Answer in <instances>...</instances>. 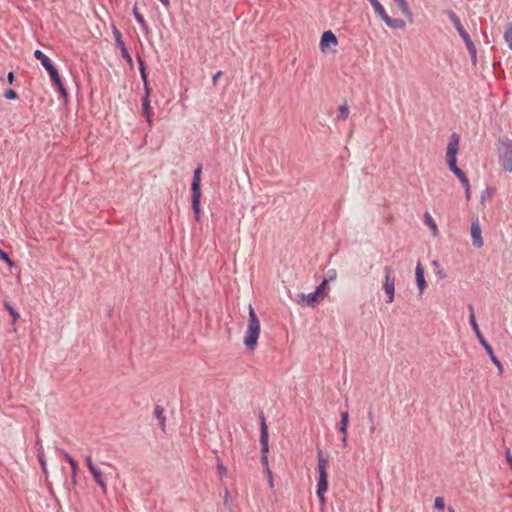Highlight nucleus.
Listing matches in <instances>:
<instances>
[{"mask_svg": "<svg viewBox=\"0 0 512 512\" xmlns=\"http://www.w3.org/2000/svg\"><path fill=\"white\" fill-rule=\"evenodd\" d=\"M482 346L485 349V351L487 352V354L489 355V357L494 354L493 349H492L491 345L488 342H484L482 344Z\"/></svg>", "mask_w": 512, "mask_h": 512, "instance_id": "nucleus-41", "label": "nucleus"}, {"mask_svg": "<svg viewBox=\"0 0 512 512\" xmlns=\"http://www.w3.org/2000/svg\"><path fill=\"white\" fill-rule=\"evenodd\" d=\"M328 279H324L320 285L317 286L316 288V292L318 293V295L321 297V299H323L327 294H328V291H329V286H328Z\"/></svg>", "mask_w": 512, "mask_h": 512, "instance_id": "nucleus-22", "label": "nucleus"}, {"mask_svg": "<svg viewBox=\"0 0 512 512\" xmlns=\"http://www.w3.org/2000/svg\"><path fill=\"white\" fill-rule=\"evenodd\" d=\"M113 35L115 38L116 45H117V47H119V49L122 48L123 46H125V44L122 40V34L115 26H113Z\"/></svg>", "mask_w": 512, "mask_h": 512, "instance_id": "nucleus-29", "label": "nucleus"}, {"mask_svg": "<svg viewBox=\"0 0 512 512\" xmlns=\"http://www.w3.org/2000/svg\"><path fill=\"white\" fill-rule=\"evenodd\" d=\"M120 51H121V55L122 57L128 62V63H132V57L130 56L126 46H123L122 48H120Z\"/></svg>", "mask_w": 512, "mask_h": 512, "instance_id": "nucleus-36", "label": "nucleus"}, {"mask_svg": "<svg viewBox=\"0 0 512 512\" xmlns=\"http://www.w3.org/2000/svg\"><path fill=\"white\" fill-rule=\"evenodd\" d=\"M45 69L47 70L50 78H51V81L54 83V85L57 87L59 93L64 97V98H67L68 96V93L66 91V89L64 88L63 86V83H62V80H61V77L57 71V69L55 68V66L51 63L50 65H48L47 67H45Z\"/></svg>", "mask_w": 512, "mask_h": 512, "instance_id": "nucleus-10", "label": "nucleus"}, {"mask_svg": "<svg viewBox=\"0 0 512 512\" xmlns=\"http://www.w3.org/2000/svg\"><path fill=\"white\" fill-rule=\"evenodd\" d=\"M349 115V108L346 104L339 107L338 119L346 120Z\"/></svg>", "mask_w": 512, "mask_h": 512, "instance_id": "nucleus-31", "label": "nucleus"}, {"mask_svg": "<svg viewBox=\"0 0 512 512\" xmlns=\"http://www.w3.org/2000/svg\"><path fill=\"white\" fill-rule=\"evenodd\" d=\"M139 64H140V73H141V78L143 80L144 83L147 82V75H146V72H145V68H144V63L141 59H139Z\"/></svg>", "mask_w": 512, "mask_h": 512, "instance_id": "nucleus-38", "label": "nucleus"}, {"mask_svg": "<svg viewBox=\"0 0 512 512\" xmlns=\"http://www.w3.org/2000/svg\"><path fill=\"white\" fill-rule=\"evenodd\" d=\"M491 197V193L488 189H486L482 195H481V201L484 202L486 201L487 199H489Z\"/></svg>", "mask_w": 512, "mask_h": 512, "instance_id": "nucleus-42", "label": "nucleus"}, {"mask_svg": "<svg viewBox=\"0 0 512 512\" xmlns=\"http://www.w3.org/2000/svg\"><path fill=\"white\" fill-rule=\"evenodd\" d=\"M469 309H470L469 322H470V324L472 326V329L475 332V334L478 335V334L481 333V331L479 329V326H478L476 318H475L474 309H473L472 306H469Z\"/></svg>", "mask_w": 512, "mask_h": 512, "instance_id": "nucleus-25", "label": "nucleus"}, {"mask_svg": "<svg viewBox=\"0 0 512 512\" xmlns=\"http://www.w3.org/2000/svg\"><path fill=\"white\" fill-rule=\"evenodd\" d=\"M85 462H86V465H87L88 470H91L92 468H94V467L96 466V465L93 463V460H92L91 455H86V456H85Z\"/></svg>", "mask_w": 512, "mask_h": 512, "instance_id": "nucleus-40", "label": "nucleus"}, {"mask_svg": "<svg viewBox=\"0 0 512 512\" xmlns=\"http://www.w3.org/2000/svg\"><path fill=\"white\" fill-rule=\"evenodd\" d=\"M7 80L9 82V84H13L14 83V80H15V76H14V73L13 72H9L8 75H7Z\"/></svg>", "mask_w": 512, "mask_h": 512, "instance_id": "nucleus-45", "label": "nucleus"}, {"mask_svg": "<svg viewBox=\"0 0 512 512\" xmlns=\"http://www.w3.org/2000/svg\"><path fill=\"white\" fill-rule=\"evenodd\" d=\"M4 307L11 315L13 324H15L19 320L20 314L8 302L4 303Z\"/></svg>", "mask_w": 512, "mask_h": 512, "instance_id": "nucleus-28", "label": "nucleus"}, {"mask_svg": "<svg viewBox=\"0 0 512 512\" xmlns=\"http://www.w3.org/2000/svg\"><path fill=\"white\" fill-rule=\"evenodd\" d=\"M38 460L41 465V469H42L43 473L47 474V463H46V460L44 457V452H43L42 448H40L38 451Z\"/></svg>", "mask_w": 512, "mask_h": 512, "instance_id": "nucleus-30", "label": "nucleus"}, {"mask_svg": "<svg viewBox=\"0 0 512 512\" xmlns=\"http://www.w3.org/2000/svg\"><path fill=\"white\" fill-rule=\"evenodd\" d=\"M62 454H63L64 458L68 461V463L71 466L72 481L75 484L76 483L77 474H78V464L75 461V459L70 454H68L67 452L62 451Z\"/></svg>", "mask_w": 512, "mask_h": 512, "instance_id": "nucleus-17", "label": "nucleus"}, {"mask_svg": "<svg viewBox=\"0 0 512 512\" xmlns=\"http://www.w3.org/2000/svg\"><path fill=\"white\" fill-rule=\"evenodd\" d=\"M463 39V41L465 42V45L471 55V58L473 61L476 60V55H477V52H476V47L473 43V41L471 40L469 34H467L466 36L464 37H461Z\"/></svg>", "mask_w": 512, "mask_h": 512, "instance_id": "nucleus-19", "label": "nucleus"}, {"mask_svg": "<svg viewBox=\"0 0 512 512\" xmlns=\"http://www.w3.org/2000/svg\"><path fill=\"white\" fill-rule=\"evenodd\" d=\"M201 172L202 166H198L193 174V180L191 185L192 191V209L195 214V220H200V200H201V189H200V181H201Z\"/></svg>", "mask_w": 512, "mask_h": 512, "instance_id": "nucleus-5", "label": "nucleus"}, {"mask_svg": "<svg viewBox=\"0 0 512 512\" xmlns=\"http://www.w3.org/2000/svg\"><path fill=\"white\" fill-rule=\"evenodd\" d=\"M448 512H455V509L451 506L448 507Z\"/></svg>", "mask_w": 512, "mask_h": 512, "instance_id": "nucleus-53", "label": "nucleus"}, {"mask_svg": "<svg viewBox=\"0 0 512 512\" xmlns=\"http://www.w3.org/2000/svg\"><path fill=\"white\" fill-rule=\"evenodd\" d=\"M89 471L92 474L95 483L100 487L102 492L104 494H106L107 493V484L104 480L102 471L97 466H95L94 468H92Z\"/></svg>", "mask_w": 512, "mask_h": 512, "instance_id": "nucleus-13", "label": "nucleus"}, {"mask_svg": "<svg viewBox=\"0 0 512 512\" xmlns=\"http://www.w3.org/2000/svg\"><path fill=\"white\" fill-rule=\"evenodd\" d=\"M248 324L244 334L243 343L249 351H254L257 347L258 338L261 332V324L259 318L250 304L248 306Z\"/></svg>", "mask_w": 512, "mask_h": 512, "instance_id": "nucleus-2", "label": "nucleus"}, {"mask_svg": "<svg viewBox=\"0 0 512 512\" xmlns=\"http://www.w3.org/2000/svg\"><path fill=\"white\" fill-rule=\"evenodd\" d=\"M439 276H440V278H445L446 277V275L443 272H439Z\"/></svg>", "mask_w": 512, "mask_h": 512, "instance_id": "nucleus-54", "label": "nucleus"}, {"mask_svg": "<svg viewBox=\"0 0 512 512\" xmlns=\"http://www.w3.org/2000/svg\"><path fill=\"white\" fill-rule=\"evenodd\" d=\"M338 45V39L335 34L328 30L323 32L320 40V50L323 53H327L331 48H335Z\"/></svg>", "mask_w": 512, "mask_h": 512, "instance_id": "nucleus-9", "label": "nucleus"}, {"mask_svg": "<svg viewBox=\"0 0 512 512\" xmlns=\"http://www.w3.org/2000/svg\"><path fill=\"white\" fill-rule=\"evenodd\" d=\"M217 471L221 478L227 476V468L224 466L221 460H217Z\"/></svg>", "mask_w": 512, "mask_h": 512, "instance_id": "nucleus-34", "label": "nucleus"}, {"mask_svg": "<svg viewBox=\"0 0 512 512\" xmlns=\"http://www.w3.org/2000/svg\"><path fill=\"white\" fill-rule=\"evenodd\" d=\"M434 508L439 509V510H442L445 508V501H444L443 497H436L434 499Z\"/></svg>", "mask_w": 512, "mask_h": 512, "instance_id": "nucleus-35", "label": "nucleus"}, {"mask_svg": "<svg viewBox=\"0 0 512 512\" xmlns=\"http://www.w3.org/2000/svg\"><path fill=\"white\" fill-rule=\"evenodd\" d=\"M0 259L5 261L6 263H8L10 266L13 265V262L11 261V259L9 258V256L0 249Z\"/></svg>", "mask_w": 512, "mask_h": 512, "instance_id": "nucleus-39", "label": "nucleus"}, {"mask_svg": "<svg viewBox=\"0 0 512 512\" xmlns=\"http://www.w3.org/2000/svg\"><path fill=\"white\" fill-rule=\"evenodd\" d=\"M448 16H449L451 22L453 23V25L455 26L456 30L458 31L460 37L466 36L468 33L465 31V29H464L463 25L461 24L457 15L453 11H449Z\"/></svg>", "mask_w": 512, "mask_h": 512, "instance_id": "nucleus-16", "label": "nucleus"}, {"mask_svg": "<svg viewBox=\"0 0 512 512\" xmlns=\"http://www.w3.org/2000/svg\"><path fill=\"white\" fill-rule=\"evenodd\" d=\"M415 276H416V283L419 288V292H420V294H422L427 287V283H426V280L424 277V269H423L421 263H418L416 265Z\"/></svg>", "mask_w": 512, "mask_h": 512, "instance_id": "nucleus-14", "label": "nucleus"}, {"mask_svg": "<svg viewBox=\"0 0 512 512\" xmlns=\"http://www.w3.org/2000/svg\"><path fill=\"white\" fill-rule=\"evenodd\" d=\"M336 279V271L329 272V280H335Z\"/></svg>", "mask_w": 512, "mask_h": 512, "instance_id": "nucleus-49", "label": "nucleus"}, {"mask_svg": "<svg viewBox=\"0 0 512 512\" xmlns=\"http://www.w3.org/2000/svg\"><path fill=\"white\" fill-rule=\"evenodd\" d=\"M144 89H145V96L144 97H147V99H149L150 89L148 87V82L144 83Z\"/></svg>", "mask_w": 512, "mask_h": 512, "instance_id": "nucleus-46", "label": "nucleus"}, {"mask_svg": "<svg viewBox=\"0 0 512 512\" xmlns=\"http://www.w3.org/2000/svg\"><path fill=\"white\" fill-rule=\"evenodd\" d=\"M490 360L493 362V364L496 366L497 370H498V374L501 376L504 372V368H503V365L502 363L499 361V359L496 357L495 354H493L492 356H490Z\"/></svg>", "mask_w": 512, "mask_h": 512, "instance_id": "nucleus-32", "label": "nucleus"}, {"mask_svg": "<svg viewBox=\"0 0 512 512\" xmlns=\"http://www.w3.org/2000/svg\"><path fill=\"white\" fill-rule=\"evenodd\" d=\"M322 300L316 291L304 294L300 293L297 295L296 302L300 305H307L308 307H315V305Z\"/></svg>", "mask_w": 512, "mask_h": 512, "instance_id": "nucleus-11", "label": "nucleus"}, {"mask_svg": "<svg viewBox=\"0 0 512 512\" xmlns=\"http://www.w3.org/2000/svg\"><path fill=\"white\" fill-rule=\"evenodd\" d=\"M155 415L157 417V419L159 420L160 424L162 425V427H164L165 425V416H164V413H163V409L160 408L159 406H157L155 408Z\"/></svg>", "mask_w": 512, "mask_h": 512, "instance_id": "nucleus-33", "label": "nucleus"}, {"mask_svg": "<svg viewBox=\"0 0 512 512\" xmlns=\"http://www.w3.org/2000/svg\"><path fill=\"white\" fill-rule=\"evenodd\" d=\"M424 220H425V224L430 228L433 236H437L439 230H438L437 224L435 223L434 219L432 218V216L429 212L424 213Z\"/></svg>", "mask_w": 512, "mask_h": 512, "instance_id": "nucleus-18", "label": "nucleus"}, {"mask_svg": "<svg viewBox=\"0 0 512 512\" xmlns=\"http://www.w3.org/2000/svg\"><path fill=\"white\" fill-rule=\"evenodd\" d=\"M133 14H134V17L136 19V21L141 25V27L144 29V30H148V25L143 17V15L138 11V8L135 6L133 8Z\"/></svg>", "mask_w": 512, "mask_h": 512, "instance_id": "nucleus-26", "label": "nucleus"}, {"mask_svg": "<svg viewBox=\"0 0 512 512\" xmlns=\"http://www.w3.org/2000/svg\"><path fill=\"white\" fill-rule=\"evenodd\" d=\"M268 438H269L268 428H267V425L265 423V420L262 419L261 433H260L261 462H262L263 466L265 467V469L267 467H269L268 456H267V453H268V450H269Z\"/></svg>", "mask_w": 512, "mask_h": 512, "instance_id": "nucleus-8", "label": "nucleus"}, {"mask_svg": "<svg viewBox=\"0 0 512 512\" xmlns=\"http://www.w3.org/2000/svg\"><path fill=\"white\" fill-rule=\"evenodd\" d=\"M369 2L377 15L388 27L393 29H402L405 27V22L402 19L392 18L388 15L385 8L378 0H369Z\"/></svg>", "mask_w": 512, "mask_h": 512, "instance_id": "nucleus-6", "label": "nucleus"}, {"mask_svg": "<svg viewBox=\"0 0 512 512\" xmlns=\"http://www.w3.org/2000/svg\"><path fill=\"white\" fill-rule=\"evenodd\" d=\"M504 40L510 50H512V22L508 23L504 32Z\"/></svg>", "mask_w": 512, "mask_h": 512, "instance_id": "nucleus-27", "label": "nucleus"}, {"mask_svg": "<svg viewBox=\"0 0 512 512\" xmlns=\"http://www.w3.org/2000/svg\"><path fill=\"white\" fill-rule=\"evenodd\" d=\"M319 479L317 484V496L322 506L325 505V493L328 490V460L323 456L322 451L317 454Z\"/></svg>", "mask_w": 512, "mask_h": 512, "instance_id": "nucleus-4", "label": "nucleus"}, {"mask_svg": "<svg viewBox=\"0 0 512 512\" xmlns=\"http://www.w3.org/2000/svg\"><path fill=\"white\" fill-rule=\"evenodd\" d=\"M268 484H269V486H270L271 488L274 486V480H273V477L268 478Z\"/></svg>", "mask_w": 512, "mask_h": 512, "instance_id": "nucleus-52", "label": "nucleus"}, {"mask_svg": "<svg viewBox=\"0 0 512 512\" xmlns=\"http://www.w3.org/2000/svg\"><path fill=\"white\" fill-rule=\"evenodd\" d=\"M265 472H266V474H267L268 478L273 477V475H272V471L270 470V468H269V467H267V468L265 469Z\"/></svg>", "mask_w": 512, "mask_h": 512, "instance_id": "nucleus-50", "label": "nucleus"}, {"mask_svg": "<svg viewBox=\"0 0 512 512\" xmlns=\"http://www.w3.org/2000/svg\"><path fill=\"white\" fill-rule=\"evenodd\" d=\"M34 57L41 62L44 68L52 63L51 60L41 50H36L34 52Z\"/></svg>", "mask_w": 512, "mask_h": 512, "instance_id": "nucleus-24", "label": "nucleus"}, {"mask_svg": "<svg viewBox=\"0 0 512 512\" xmlns=\"http://www.w3.org/2000/svg\"><path fill=\"white\" fill-rule=\"evenodd\" d=\"M397 6L399 7V9L401 10V12L406 16L408 17L409 19L412 18V13L409 9V6L406 2V0H395Z\"/></svg>", "mask_w": 512, "mask_h": 512, "instance_id": "nucleus-23", "label": "nucleus"}, {"mask_svg": "<svg viewBox=\"0 0 512 512\" xmlns=\"http://www.w3.org/2000/svg\"><path fill=\"white\" fill-rule=\"evenodd\" d=\"M142 110H143V114L146 117V121L151 126L152 125L151 107H150V101H149V99H147V97H143V99H142Z\"/></svg>", "mask_w": 512, "mask_h": 512, "instance_id": "nucleus-21", "label": "nucleus"}, {"mask_svg": "<svg viewBox=\"0 0 512 512\" xmlns=\"http://www.w3.org/2000/svg\"><path fill=\"white\" fill-rule=\"evenodd\" d=\"M506 460L512 470V455L509 449L506 450Z\"/></svg>", "mask_w": 512, "mask_h": 512, "instance_id": "nucleus-43", "label": "nucleus"}, {"mask_svg": "<svg viewBox=\"0 0 512 512\" xmlns=\"http://www.w3.org/2000/svg\"><path fill=\"white\" fill-rule=\"evenodd\" d=\"M221 75H222L221 71H218L216 74L213 75L212 81H213L214 85L217 83V80L221 77Z\"/></svg>", "mask_w": 512, "mask_h": 512, "instance_id": "nucleus-44", "label": "nucleus"}, {"mask_svg": "<svg viewBox=\"0 0 512 512\" xmlns=\"http://www.w3.org/2000/svg\"><path fill=\"white\" fill-rule=\"evenodd\" d=\"M498 161L504 171L512 172V139L503 136L497 143Z\"/></svg>", "mask_w": 512, "mask_h": 512, "instance_id": "nucleus-3", "label": "nucleus"}, {"mask_svg": "<svg viewBox=\"0 0 512 512\" xmlns=\"http://www.w3.org/2000/svg\"><path fill=\"white\" fill-rule=\"evenodd\" d=\"M465 195H466V199L470 200V198H471L470 187L469 188H465Z\"/></svg>", "mask_w": 512, "mask_h": 512, "instance_id": "nucleus-48", "label": "nucleus"}, {"mask_svg": "<svg viewBox=\"0 0 512 512\" xmlns=\"http://www.w3.org/2000/svg\"><path fill=\"white\" fill-rule=\"evenodd\" d=\"M470 233L472 237V243L473 246L476 248H481L483 246V239H482V231L480 227V223L478 218H476L474 221H472Z\"/></svg>", "mask_w": 512, "mask_h": 512, "instance_id": "nucleus-12", "label": "nucleus"}, {"mask_svg": "<svg viewBox=\"0 0 512 512\" xmlns=\"http://www.w3.org/2000/svg\"><path fill=\"white\" fill-rule=\"evenodd\" d=\"M349 423V414L347 411L341 413V420L339 424V431L342 434V443L344 446L347 445V428Z\"/></svg>", "mask_w": 512, "mask_h": 512, "instance_id": "nucleus-15", "label": "nucleus"}, {"mask_svg": "<svg viewBox=\"0 0 512 512\" xmlns=\"http://www.w3.org/2000/svg\"><path fill=\"white\" fill-rule=\"evenodd\" d=\"M478 341L480 342V344L482 345L484 342H487L486 339L484 338V336L482 335V333L476 335Z\"/></svg>", "mask_w": 512, "mask_h": 512, "instance_id": "nucleus-47", "label": "nucleus"}, {"mask_svg": "<svg viewBox=\"0 0 512 512\" xmlns=\"http://www.w3.org/2000/svg\"><path fill=\"white\" fill-rule=\"evenodd\" d=\"M460 147V136L454 132L450 135L447 148L445 160L448 165L449 170L455 174V176L459 179L462 186L465 188H469V180L466 177L465 173L457 166V155L459 153Z\"/></svg>", "mask_w": 512, "mask_h": 512, "instance_id": "nucleus-1", "label": "nucleus"}, {"mask_svg": "<svg viewBox=\"0 0 512 512\" xmlns=\"http://www.w3.org/2000/svg\"><path fill=\"white\" fill-rule=\"evenodd\" d=\"M384 278L382 280V289L385 292V302L391 304L395 299V285L396 278L393 275L392 268L389 266L384 267Z\"/></svg>", "mask_w": 512, "mask_h": 512, "instance_id": "nucleus-7", "label": "nucleus"}, {"mask_svg": "<svg viewBox=\"0 0 512 512\" xmlns=\"http://www.w3.org/2000/svg\"><path fill=\"white\" fill-rule=\"evenodd\" d=\"M4 97L9 100H14L18 97V95L14 90L7 89L4 91Z\"/></svg>", "mask_w": 512, "mask_h": 512, "instance_id": "nucleus-37", "label": "nucleus"}, {"mask_svg": "<svg viewBox=\"0 0 512 512\" xmlns=\"http://www.w3.org/2000/svg\"><path fill=\"white\" fill-rule=\"evenodd\" d=\"M165 7H169L170 0H159Z\"/></svg>", "mask_w": 512, "mask_h": 512, "instance_id": "nucleus-51", "label": "nucleus"}, {"mask_svg": "<svg viewBox=\"0 0 512 512\" xmlns=\"http://www.w3.org/2000/svg\"><path fill=\"white\" fill-rule=\"evenodd\" d=\"M463 39V41L465 42V45L471 55V58L473 61L476 60V55H477V52H476V47L473 43V41L471 40L469 34H467L466 36L464 37H461Z\"/></svg>", "mask_w": 512, "mask_h": 512, "instance_id": "nucleus-20", "label": "nucleus"}]
</instances>
